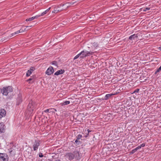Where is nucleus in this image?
I'll list each match as a JSON object with an SVG mask.
<instances>
[{
  "label": "nucleus",
  "mask_w": 161,
  "mask_h": 161,
  "mask_svg": "<svg viewBox=\"0 0 161 161\" xmlns=\"http://www.w3.org/2000/svg\"><path fill=\"white\" fill-rule=\"evenodd\" d=\"M41 16H42V15H41H41H36V16H33V17H34V19H37V18Z\"/></svg>",
  "instance_id": "29"
},
{
  "label": "nucleus",
  "mask_w": 161,
  "mask_h": 161,
  "mask_svg": "<svg viewBox=\"0 0 161 161\" xmlns=\"http://www.w3.org/2000/svg\"><path fill=\"white\" fill-rule=\"evenodd\" d=\"M28 30H29V29L27 30L26 28H24V27H23V30L24 31H27Z\"/></svg>",
  "instance_id": "38"
},
{
  "label": "nucleus",
  "mask_w": 161,
  "mask_h": 161,
  "mask_svg": "<svg viewBox=\"0 0 161 161\" xmlns=\"http://www.w3.org/2000/svg\"><path fill=\"white\" fill-rule=\"evenodd\" d=\"M20 33V31H19L14 32V33H13L12 34H11L12 35V36H14L16 34H18L19 33Z\"/></svg>",
  "instance_id": "28"
},
{
  "label": "nucleus",
  "mask_w": 161,
  "mask_h": 161,
  "mask_svg": "<svg viewBox=\"0 0 161 161\" xmlns=\"http://www.w3.org/2000/svg\"><path fill=\"white\" fill-rule=\"evenodd\" d=\"M91 47H92V49L93 50H94L95 49H97L98 47V44L97 42H94L92 44Z\"/></svg>",
  "instance_id": "11"
},
{
  "label": "nucleus",
  "mask_w": 161,
  "mask_h": 161,
  "mask_svg": "<svg viewBox=\"0 0 161 161\" xmlns=\"http://www.w3.org/2000/svg\"><path fill=\"white\" fill-rule=\"evenodd\" d=\"M158 49L160 51H161V47H158Z\"/></svg>",
  "instance_id": "40"
},
{
  "label": "nucleus",
  "mask_w": 161,
  "mask_h": 161,
  "mask_svg": "<svg viewBox=\"0 0 161 161\" xmlns=\"http://www.w3.org/2000/svg\"><path fill=\"white\" fill-rule=\"evenodd\" d=\"M52 65H54L56 66H58V63L55 61H53L51 63Z\"/></svg>",
  "instance_id": "25"
},
{
  "label": "nucleus",
  "mask_w": 161,
  "mask_h": 161,
  "mask_svg": "<svg viewBox=\"0 0 161 161\" xmlns=\"http://www.w3.org/2000/svg\"><path fill=\"white\" fill-rule=\"evenodd\" d=\"M5 126L3 123H0V133L4 132Z\"/></svg>",
  "instance_id": "12"
},
{
  "label": "nucleus",
  "mask_w": 161,
  "mask_h": 161,
  "mask_svg": "<svg viewBox=\"0 0 161 161\" xmlns=\"http://www.w3.org/2000/svg\"><path fill=\"white\" fill-rule=\"evenodd\" d=\"M53 109H54V110H55V111H57V110H56V109H54V108H53Z\"/></svg>",
  "instance_id": "43"
},
{
  "label": "nucleus",
  "mask_w": 161,
  "mask_h": 161,
  "mask_svg": "<svg viewBox=\"0 0 161 161\" xmlns=\"http://www.w3.org/2000/svg\"><path fill=\"white\" fill-rule=\"evenodd\" d=\"M6 112L4 109H0V119L3 117H4L6 115Z\"/></svg>",
  "instance_id": "7"
},
{
  "label": "nucleus",
  "mask_w": 161,
  "mask_h": 161,
  "mask_svg": "<svg viewBox=\"0 0 161 161\" xmlns=\"http://www.w3.org/2000/svg\"><path fill=\"white\" fill-rule=\"evenodd\" d=\"M141 147H143L145 146V143H143L140 145Z\"/></svg>",
  "instance_id": "36"
},
{
  "label": "nucleus",
  "mask_w": 161,
  "mask_h": 161,
  "mask_svg": "<svg viewBox=\"0 0 161 161\" xmlns=\"http://www.w3.org/2000/svg\"><path fill=\"white\" fill-rule=\"evenodd\" d=\"M34 17H32L31 18H28V19H26V21H31V20H34Z\"/></svg>",
  "instance_id": "24"
},
{
  "label": "nucleus",
  "mask_w": 161,
  "mask_h": 161,
  "mask_svg": "<svg viewBox=\"0 0 161 161\" xmlns=\"http://www.w3.org/2000/svg\"><path fill=\"white\" fill-rule=\"evenodd\" d=\"M137 151V149L135 148L133 149L130 153V154H133Z\"/></svg>",
  "instance_id": "27"
},
{
  "label": "nucleus",
  "mask_w": 161,
  "mask_h": 161,
  "mask_svg": "<svg viewBox=\"0 0 161 161\" xmlns=\"http://www.w3.org/2000/svg\"><path fill=\"white\" fill-rule=\"evenodd\" d=\"M19 31H20V33H21V32H23V27H22L20 30H19Z\"/></svg>",
  "instance_id": "37"
},
{
  "label": "nucleus",
  "mask_w": 161,
  "mask_h": 161,
  "mask_svg": "<svg viewBox=\"0 0 161 161\" xmlns=\"http://www.w3.org/2000/svg\"><path fill=\"white\" fill-rule=\"evenodd\" d=\"M54 70L53 67H49L46 71V74L48 75H50L53 73Z\"/></svg>",
  "instance_id": "6"
},
{
  "label": "nucleus",
  "mask_w": 161,
  "mask_h": 161,
  "mask_svg": "<svg viewBox=\"0 0 161 161\" xmlns=\"http://www.w3.org/2000/svg\"><path fill=\"white\" fill-rule=\"evenodd\" d=\"M70 102L69 101H66L62 103H60V105L61 106H64L65 105H67L68 104H69L70 103Z\"/></svg>",
  "instance_id": "17"
},
{
  "label": "nucleus",
  "mask_w": 161,
  "mask_h": 161,
  "mask_svg": "<svg viewBox=\"0 0 161 161\" xmlns=\"http://www.w3.org/2000/svg\"><path fill=\"white\" fill-rule=\"evenodd\" d=\"M48 160H49V161H52L50 159H48Z\"/></svg>",
  "instance_id": "44"
},
{
  "label": "nucleus",
  "mask_w": 161,
  "mask_h": 161,
  "mask_svg": "<svg viewBox=\"0 0 161 161\" xmlns=\"http://www.w3.org/2000/svg\"><path fill=\"white\" fill-rule=\"evenodd\" d=\"M0 159H2L3 161H8V157L5 153H0Z\"/></svg>",
  "instance_id": "5"
},
{
  "label": "nucleus",
  "mask_w": 161,
  "mask_h": 161,
  "mask_svg": "<svg viewBox=\"0 0 161 161\" xmlns=\"http://www.w3.org/2000/svg\"><path fill=\"white\" fill-rule=\"evenodd\" d=\"M51 8L50 7L49 8H48L46 10H45V11H44V12H42L41 14V15L42 16H43V15H44L46 14L48 11H49L50 10V9Z\"/></svg>",
  "instance_id": "20"
},
{
  "label": "nucleus",
  "mask_w": 161,
  "mask_h": 161,
  "mask_svg": "<svg viewBox=\"0 0 161 161\" xmlns=\"http://www.w3.org/2000/svg\"><path fill=\"white\" fill-rule=\"evenodd\" d=\"M87 130L88 131V134H89L90 132L92 131V130H90L89 129H88Z\"/></svg>",
  "instance_id": "39"
},
{
  "label": "nucleus",
  "mask_w": 161,
  "mask_h": 161,
  "mask_svg": "<svg viewBox=\"0 0 161 161\" xmlns=\"http://www.w3.org/2000/svg\"><path fill=\"white\" fill-rule=\"evenodd\" d=\"M80 53L78 54L77 55H76V56H75L74 58V60H75L76 59H77L78 58L80 57Z\"/></svg>",
  "instance_id": "26"
},
{
  "label": "nucleus",
  "mask_w": 161,
  "mask_h": 161,
  "mask_svg": "<svg viewBox=\"0 0 161 161\" xmlns=\"http://www.w3.org/2000/svg\"><path fill=\"white\" fill-rule=\"evenodd\" d=\"M161 71V65L160 67L154 73L155 75H156L158 73L160 72Z\"/></svg>",
  "instance_id": "23"
},
{
  "label": "nucleus",
  "mask_w": 161,
  "mask_h": 161,
  "mask_svg": "<svg viewBox=\"0 0 161 161\" xmlns=\"http://www.w3.org/2000/svg\"><path fill=\"white\" fill-rule=\"evenodd\" d=\"M114 94H106L104 97V99L105 100H108L109 98H110L112 96L114 95Z\"/></svg>",
  "instance_id": "16"
},
{
  "label": "nucleus",
  "mask_w": 161,
  "mask_h": 161,
  "mask_svg": "<svg viewBox=\"0 0 161 161\" xmlns=\"http://www.w3.org/2000/svg\"><path fill=\"white\" fill-rule=\"evenodd\" d=\"M35 103L32 100H31L27 107V114L28 115H31L32 113L35 108Z\"/></svg>",
  "instance_id": "2"
},
{
  "label": "nucleus",
  "mask_w": 161,
  "mask_h": 161,
  "mask_svg": "<svg viewBox=\"0 0 161 161\" xmlns=\"http://www.w3.org/2000/svg\"><path fill=\"white\" fill-rule=\"evenodd\" d=\"M39 157L40 158L42 157L43 156V155H42V153H39Z\"/></svg>",
  "instance_id": "33"
},
{
  "label": "nucleus",
  "mask_w": 161,
  "mask_h": 161,
  "mask_svg": "<svg viewBox=\"0 0 161 161\" xmlns=\"http://www.w3.org/2000/svg\"><path fill=\"white\" fill-rule=\"evenodd\" d=\"M141 148V146L139 145V146H138L136 148L137 150H138Z\"/></svg>",
  "instance_id": "34"
},
{
  "label": "nucleus",
  "mask_w": 161,
  "mask_h": 161,
  "mask_svg": "<svg viewBox=\"0 0 161 161\" xmlns=\"http://www.w3.org/2000/svg\"><path fill=\"white\" fill-rule=\"evenodd\" d=\"M77 2L76 1L73 2L72 1L70 2H67L65 4H63L62 5L63 7L64 6H65L67 8L69 6L74 5Z\"/></svg>",
  "instance_id": "8"
},
{
  "label": "nucleus",
  "mask_w": 161,
  "mask_h": 161,
  "mask_svg": "<svg viewBox=\"0 0 161 161\" xmlns=\"http://www.w3.org/2000/svg\"><path fill=\"white\" fill-rule=\"evenodd\" d=\"M32 79H34V81H35V79H36V75H34V76H33L32 77H31V78Z\"/></svg>",
  "instance_id": "35"
},
{
  "label": "nucleus",
  "mask_w": 161,
  "mask_h": 161,
  "mask_svg": "<svg viewBox=\"0 0 161 161\" xmlns=\"http://www.w3.org/2000/svg\"><path fill=\"white\" fill-rule=\"evenodd\" d=\"M27 81H29V83H32L34 82V79L30 78L27 80Z\"/></svg>",
  "instance_id": "22"
},
{
  "label": "nucleus",
  "mask_w": 161,
  "mask_h": 161,
  "mask_svg": "<svg viewBox=\"0 0 161 161\" xmlns=\"http://www.w3.org/2000/svg\"><path fill=\"white\" fill-rule=\"evenodd\" d=\"M65 156L68 158L69 160L70 161H71L75 158L76 160H79L81 158L80 153L77 150H75L72 153H67Z\"/></svg>",
  "instance_id": "1"
},
{
  "label": "nucleus",
  "mask_w": 161,
  "mask_h": 161,
  "mask_svg": "<svg viewBox=\"0 0 161 161\" xmlns=\"http://www.w3.org/2000/svg\"><path fill=\"white\" fill-rule=\"evenodd\" d=\"M56 11V10H54V11H52V13H55V12Z\"/></svg>",
  "instance_id": "42"
},
{
  "label": "nucleus",
  "mask_w": 161,
  "mask_h": 161,
  "mask_svg": "<svg viewBox=\"0 0 161 161\" xmlns=\"http://www.w3.org/2000/svg\"><path fill=\"white\" fill-rule=\"evenodd\" d=\"M86 51H84L83 50L80 53V58H85L87 56V54H86Z\"/></svg>",
  "instance_id": "13"
},
{
  "label": "nucleus",
  "mask_w": 161,
  "mask_h": 161,
  "mask_svg": "<svg viewBox=\"0 0 161 161\" xmlns=\"http://www.w3.org/2000/svg\"><path fill=\"white\" fill-rule=\"evenodd\" d=\"M31 26H30V27H31ZM26 27H29V26H26Z\"/></svg>",
  "instance_id": "45"
},
{
  "label": "nucleus",
  "mask_w": 161,
  "mask_h": 161,
  "mask_svg": "<svg viewBox=\"0 0 161 161\" xmlns=\"http://www.w3.org/2000/svg\"><path fill=\"white\" fill-rule=\"evenodd\" d=\"M22 101L21 95L19 94L18 95V97L17 99L16 105H19L22 103Z\"/></svg>",
  "instance_id": "10"
},
{
  "label": "nucleus",
  "mask_w": 161,
  "mask_h": 161,
  "mask_svg": "<svg viewBox=\"0 0 161 161\" xmlns=\"http://www.w3.org/2000/svg\"><path fill=\"white\" fill-rule=\"evenodd\" d=\"M0 90L3 95L7 96L9 93L13 91V88L12 86H9L8 87H3Z\"/></svg>",
  "instance_id": "3"
},
{
  "label": "nucleus",
  "mask_w": 161,
  "mask_h": 161,
  "mask_svg": "<svg viewBox=\"0 0 161 161\" xmlns=\"http://www.w3.org/2000/svg\"><path fill=\"white\" fill-rule=\"evenodd\" d=\"M86 54H87V56H89L90 55L93 54L94 53H96V52L86 51Z\"/></svg>",
  "instance_id": "19"
},
{
  "label": "nucleus",
  "mask_w": 161,
  "mask_h": 161,
  "mask_svg": "<svg viewBox=\"0 0 161 161\" xmlns=\"http://www.w3.org/2000/svg\"><path fill=\"white\" fill-rule=\"evenodd\" d=\"M40 144V141L39 140H35L33 144V148L34 151L37 150Z\"/></svg>",
  "instance_id": "4"
},
{
  "label": "nucleus",
  "mask_w": 161,
  "mask_h": 161,
  "mask_svg": "<svg viewBox=\"0 0 161 161\" xmlns=\"http://www.w3.org/2000/svg\"><path fill=\"white\" fill-rule=\"evenodd\" d=\"M82 135L81 134H79L77 135L76 137V140H80V139L82 137Z\"/></svg>",
  "instance_id": "21"
},
{
  "label": "nucleus",
  "mask_w": 161,
  "mask_h": 161,
  "mask_svg": "<svg viewBox=\"0 0 161 161\" xmlns=\"http://www.w3.org/2000/svg\"><path fill=\"white\" fill-rule=\"evenodd\" d=\"M64 69H61L58 70L54 73V75H59L63 74L64 72Z\"/></svg>",
  "instance_id": "15"
},
{
  "label": "nucleus",
  "mask_w": 161,
  "mask_h": 161,
  "mask_svg": "<svg viewBox=\"0 0 161 161\" xmlns=\"http://www.w3.org/2000/svg\"><path fill=\"white\" fill-rule=\"evenodd\" d=\"M35 68L33 67L30 68V69L27 71L26 74V76H29L35 70Z\"/></svg>",
  "instance_id": "14"
},
{
  "label": "nucleus",
  "mask_w": 161,
  "mask_h": 161,
  "mask_svg": "<svg viewBox=\"0 0 161 161\" xmlns=\"http://www.w3.org/2000/svg\"><path fill=\"white\" fill-rule=\"evenodd\" d=\"M139 90H140L139 89H138V88L136 89L134 91L133 93H136V92L138 93L139 91Z\"/></svg>",
  "instance_id": "30"
},
{
  "label": "nucleus",
  "mask_w": 161,
  "mask_h": 161,
  "mask_svg": "<svg viewBox=\"0 0 161 161\" xmlns=\"http://www.w3.org/2000/svg\"><path fill=\"white\" fill-rule=\"evenodd\" d=\"M88 135H89V134H88L87 133V134H86V135L85 136V137H87L88 136Z\"/></svg>",
  "instance_id": "41"
},
{
  "label": "nucleus",
  "mask_w": 161,
  "mask_h": 161,
  "mask_svg": "<svg viewBox=\"0 0 161 161\" xmlns=\"http://www.w3.org/2000/svg\"><path fill=\"white\" fill-rule=\"evenodd\" d=\"M150 8H144V10H143V11H146L147 10H150Z\"/></svg>",
  "instance_id": "31"
},
{
  "label": "nucleus",
  "mask_w": 161,
  "mask_h": 161,
  "mask_svg": "<svg viewBox=\"0 0 161 161\" xmlns=\"http://www.w3.org/2000/svg\"><path fill=\"white\" fill-rule=\"evenodd\" d=\"M138 34H135L130 36L129 38V39L131 41L137 40L138 37Z\"/></svg>",
  "instance_id": "9"
},
{
  "label": "nucleus",
  "mask_w": 161,
  "mask_h": 161,
  "mask_svg": "<svg viewBox=\"0 0 161 161\" xmlns=\"http://www.w3.org/2000/svg\"><path fill=\"white\" fill-rule=\"evenodd\" d=\"M52 109V108L51 109H47L46 110L44 111V112L45 113H47L49 112V110Z\"/></svg>",
  "instance_id": "32"
},
{
  "label": "nucleus",
  "mask_w": 161,
  "mask_h": 161,
  "mask_svg": "<svg viewBox=\"0 0 161 161\" xmlns=\"http://www.w3.org/2000/svg\"><path fill=\"white\" fill-rule=\"evenodd\" d=\"M74 143L77 146L81 145L82 143V142L80 140H75Z\"/></svg>",
  "instance_id": "18"
}]
</instances>
